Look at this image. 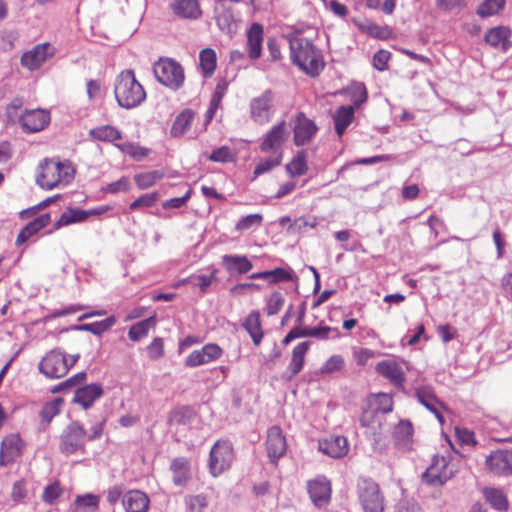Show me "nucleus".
<instances>
[{"mask_svg":"<svg viewBox=\"0 0 512 512\" xmlns=\"http://www.w3.org/2000/svg\"><path fill=\"white\" fill-rule=\"evenodd\" d=\"M289 47L292 62L306 74L317 76L323 70L322 53L311 40L296 33L289 37Z\"/></svg>","mask_w":512,"mask_h":512,"instance_id":"obj_1","label":"nucleus"},{"mask_svg":"<svg viewBox=\"0 0 512 512\" xmlns=\"http://www.w3.org/2000/svg\"><path fill=\"white\" fill-rule=\"evenodd\" d=\"M39 170L36 182L46 190L65 187L72 182L75 176L74 166L67 160L45 159L40 163Z\"/></svg>","mask_w":512,"mask_h":512,"instance_id":"obj_2","label":"nucleus"},{"mask_svg":"<svg viewBox=\"0 0 512 512\" xmlns=\"http://www.w3.org/2000/svg\"><path fill=\"white\" fill-rule=\"evenodd\" d=\"M114 93L118 104L125 109L135 108L146 99V92L133 70H124L117 76Z\"/></svg>","mask_w":512,"mask_h":512,"instance_id":"obj_3","label":"nucleus"},{"mask_svg":"<svg viewBox=\"0 0 512 512\" xmlns=\"http://www.w3.org/2000/svg\"><path fill=\"white\" fill-rule=\"evenodd\" d=\"M78 359V354L67 355L60 349H52L41 359L38 368L47 378L57 379L65 376Z\"/></svg>","mask_w":512,"mask_h":512,"instance_id":"obj_4","label":"nucleus"},{"mask_svg":"<svg viewBox=\"0 0 512 512\" xmlns=\"http://www.w3.org/2000/svg\"><path fill=\"white\" fill-rule=\"evenodd\" d=\"M393 409L392 397L380 393L369 400V408L365 410L360 418L363 426L370 428L374 434L382 430V416Z\"/></svg>","mask_w":512,"mask_h":512,"instance_id":"obj_5","label":"nucleus"},{"mask_svg":"<svg viewBox=\"0 0 512 512\" xmlns=\"http://www.w3.org/2000/svg\"><path fill=\"white\" fill-rule=\"evenodd\" d=\"M154 75L156 79L166 87L172 90H178L184 83V71L182 66L169 58L160 59L154 65Z\"/></svg>","mask_w":512,"mask_h":512,"instance_id":"obj_6","label":"nucleus"},{"mask_svg":"<svg viewBox=\"0 0 512 512\" xmlns=\"http://www.w3.org/2000/svg\"><path fill=\"white\" fill-rule=\"evenodd\" d=\"M358 498L365 512H383L384 498L377 483L370 479L358 482Z\"/></svg>","mask_w":512,"mask_h":512,"instance_id":"obj_7","label":"nucleus"},{"mask_svg":"<svg viewBox=\"0 0 512 512\" xmlns=\"http://www.w3.org/2000/svg\"><path fill=\"white\" fill-rule=\"evenodd\" d=\"M234 459L232 444L226 440L217 441L210 451L209 468L213 476H218L227 470Z\"/></svg>","mask_w":512,"mask_h":512,"instance_id":"obj_8","label":"nucleus"},{"mask_svg":"<svg viewBox=\"0 0 512 512\" xmlns=\"http://www.w3.org/2000/svg\"><path fill=\"white\" fill-rule=\"evenodd\" d=\"M367 100V92L363 85L356 88L353 95V105L341 106L334 114L335 130L339 137H341L346 128L351 124L354 119L355 108L359 107Z\"/></svg>","mask_w":512,"mask_h":512,"instance_id":"obj_9","label":"nucleus"},{"mask_svg":"<svg viewBox=\"0 0 512 512\" xmlns=\"http://www.w3.org/2000/svg\"><path fill=\"white\" fill-rule=\"evenodd\" d=\"M454 473L455 469L448 458L435 455L422 478L427 484L437 486L446 483L453 477Z\"/></svg>","mask_w":512,"mask_h":512,"instance_id":"obj_10","label":"nucleus"},{"mask_svg":"<svg viewBox=\"0 0 512 512\" xmlns=\"http://www.w3.org/2000/svg\"><path fill=\"white\" fill-rule=\"evenodd\" d=\"M86 440V431L79 422L70 423L60 436V451L65 455H71L83 450Z\"/></svg>","mask_w":512,"mask_h":512,"instance_id":"obj_11","label":"nucleus"},{"mask_svg":"<svg viewBox=\"0 0 512 512\" xmlns=\"http://www.w3.org/2000/svg\"><path fill=\"white\" fill-rule=\"evenodd\" d=\"M251 119L259 124H267L275 112L274 97L270 90L264 91L260 96L253 98L249 104Z\"/></svg>","mask_w":512,"mask_h":512,"instance_id":"obj_12","label":"nucleus"},{"mask_svg":"<svg viewBox=\"0 0 512 512\" xmlns=\"http://www.w3.org/2000/svg\"><path fill=\"white\" fill-rule=\"evenodd\" d=\"M288 136L287 123L283 120L266 133L260 145L261 151L283 157L282 147L287 141Z\"/></svg>","mask_w":512,"mask_h":512,"instance_id":"obj_13","label":"nucleus"},{"mask_svg":"<svg viewBox=\"0 0 512 512\" xmlns=\"http://www.w3.org/2000/svg\"><path fill=\"white\" fill-rule=\"evenodd\" d=\"M485 466L493 475H512V450L497 449L492 451L485 459Z\"/></svg>","mask_w":512,"mask_h":512,"instance_id":"obj_14","label":"nucleus"},{"mask_svg":"<svg viewBox=\"0 0 512 512\" xmlns=\"http://www.w3.org/2000/svg\"><path fill=\"white\" fill-rule=\"evenodd\" d=\"M223 354L222 348L214 343H208L201 349L193 350L185 359L187 367H198L219 359Z\"/></svg>","mask_w":512,"mask_h":512,"instance_id":"obj_15","label":"nucleus"},{"mask_svg":"<svg viewBox=\"0 0 512 512\" xmlns=\"http://www.w3.org/2000/svg\"><path fill=\"white\" fill-rule=\"evenodd\" d=\"M214 14L217 26L227 34H234L237 30L238 17L228 2H216Z\"/></svg>","mask_w":512,"mask_h":512,"instance_id":"obj_16","label":"nucleus"},{"mask_svg":"<svg viewBox=\"0 0 512 512\" xmlns=\"http://www.w3.org/2000/svg\"><path fill=\"white\" fill-rule=\"evenodd\" d=\"M54 52L50 43L38 44L22 55L21 64L31 71L38 69L49 57L54 55Z\"/></svg>","mask_w":512,"mask_h":512,"instance_id":"obj_17","label":"nucleus"},{"mask_svg":"<svg viewBox=\"0 0 512 512\" xmlns=\"http://www.w3.org/2000/svg\"><path fill=\"white\" fill-rule=\"evenodd\" d=\"M24 442L17 434L6 436L0 447V466H7L21 456L24 449Z\"/></svg>","mask_w":512,"mask_h":512,"instance_id":"obj_18","label":"nucleus"},{"mask_svg":"<svg viewBox=\"0 0 512 512\" xmlns=\"http://www.w3.org/2000/svg\"><path fill=\"white\" fill-rule=\"evenodd\" d=\"M287 449L286 438L280 427L273 426L267 431L266 450L271 462L276 463Z\"/></svg>","mask_w":512,"mask_h":512,"instance_id":"obj_19","label":"nucleus"},{"mask_svg":"<svg viewBox=\"0 0 512 512\" xmlns=\"http://www.w3.org/2000/svg\"><path fill=\"white\" fill-rule=\"evenodd\" d=\"M318 128L314 121L307 118L304 113L299 112L295 118L294 125V143L296 146H302L309 143L315 136Z\"/></svg>","mask_w":512,"mask_h":512,"instance_id":"obj_20","label":"nucleus"},{"mask_svg":"<svg viewBox=\"0 0 512 512\" xmlns=\"http://www.w3.org/2000/svg\"><path fill=\"white\" fill-rule=\"evenodd\" d=\"M307 488L310 498L316 506L323 507L329 503L331 498V484L326 477L317 476L315 479L310 480L307 484Z\"/></svg>","mask_w":512,"mask_h":512,"instance_id":"obj_21","label":"nucleus"},{"mask_svg":"<svg viewBox=\"0 0 512 512\" xmlns=\"http://www.w3.org/2000/svg\"><path fill=\"white\" fill-rule=\"evenodd\" d=\"M22 128L29 133L43 130L50 122V114L43 109L27 110L19 119Z\"/></svg>","mask_w":512,"mask_h":512,"instance_id":"obj_22","label":"nucleus"},{"mask_svg":"<svg viewBox=\"0 0 512 512\" xmlns=\"http://www.w3.org/2000/svg\"><path fill=\"white\" fill-rule=\"evenodd\" d=\"M318 448L332 458H341L348 453L349 445L344 436L330 435L319 441Z\"/></svg>","mask_w":512,"mask_h":512,"instance_id":"obj_23","label":"nucleus"},{"mask_svg":"<svg viewBox=\"0 0 512 512\" xmlns=\"http://www.w3.org/2000/svg\"><path fill=\"white\" fill-rule=\"evenodd\" d=\"M310 347V342L305 341L296 345L292 351L289 365L282 374V379L289 382L297 376L303 369L305 363V355Z\"/></svg>","mask_w":512,"mask_h":512,"instance_id":"obj_24","label":"nucleus"},{"mask_svg":"<svg viewBox=\"0 0 512 512\" xmlns=\"http://www.w3.org/2000/svg\"><path fill=\"white\" fill-rule=\"evenodd\" d=\"M416 398L425 408L432 412L440 424L444 423L442 411L444 405L438 400L431 387L423 386L416 389Z\"/></svg>","mask_w":512,"mask_h":512,"instance_id":"obj_25","label":"nucleus"},{"mask_svg":"<svg viewBox=\"0 0 512 512\" xmlns=\"http://www.w3.org/2000/svg\"><path fill=\"white\" fill-rule=\"evenodd\" d=\"M511 30L507 26H497L491 28L485 34L484 40L494 48H499L503 52L508 51L512 43L510 41Z\"/></svg>","mask_w":512,"mask_h":512,"instance_id":"obj_26","label":"nucleus"},{"mask_svg":"<svg viewBox=\"0 0 512 512\" xmlns=\"http://www.w3.org/2000/svg\"><path fill=\"white\" fill-rule=\"evenodd\" d=\"M376 371L396 387L403 386L404 370L400 363L394 360H383L376 365Z\"/></svg>","mask_w":512,"mask_h":512,"instance_id":"obj_27","label":"nucleus"},{"mask_svg":"<svg viewBox=\"0 0 512 512\" xmlns=\"http://www.w3.org/2000/svg\"><path fill=\"white\" fill-rule=\"evenodd\" d=\"M122 505L126 512H147L150 500L146 493L130 490L123 495Z\"/></svg>","mask_w":512,"mask_h":512,"instance_id":"obj_28","label":"nucleus"},{"mask_svg":"<svg viewBox=\"0 0 512 512\" xmlns=\"http://www.w3.org/2000/svg\"><path fill=\"white\" fill-rule=\"evenodd\" d=\"M250 279H264L269 284H277L280 282L297 281L298 277L292 268H275L273 270H266L256 272L249 276Z\"/></svg>","mask_w":512,"mask_h":512,"instance_id":"obj_29","label":"nucleus"},{"mask_svg":"<svg viewBox=\"0 0 512 512\" xmlns=\"http://www.w3.org/2000/svg\"><path fill=\"white\" fill-rule=\"evenodd\" d=\"M393 440L398 449L408 452L413 447V426L408 420H401L395 427Z\"/></svg>","mask_w":512,"mask_h":512,"instance_id":"obj_30","label":"nucleus"},{"mask_svg":"<svg viewBox=\"0 0 512 512\" xmlns=\"http://www.w3.org/2000/svg\"><path fill=\"white\" fill-rule=\"evenodd\" d=\"M103 395V389L100 384L92 383L78 388L74 394V402L81 405L84 409L89 408Z\"/></svg>","mask_w":512,"mask_h":512,"instance_id":"obj_31","label":"nucleus"},{"mask_svg":"<svg viewBox=\"0 0 512 512\" xmlns=\"http://www.w3.org/2000/svg\"><path fill=\"white\" fill-rule=\"evenodd\" d=\"M263 27L253 23L247 31V51L251 59H258L262 52Z\"/></svg>","mask_w":512,"mask_h":512,"instance_id":"obj_32","label":"nucleus"},{"mask_svg":"<svg viewBox=\"0 0 512 512\" xmlns=\"http://www.w3.org/2000/svg\"><path fill=\"white\" fill-rule=\"evenodd\" d=\"M170 469L173 473V483L180 487L186 486L191 478L189 460L184 457L175 458L171 462Z\"/></svg>","mask_w":512,"mask_h":512,"instance_id":"obj_33","label":"nucleus"},{"mask_svg":"<svg viewBox=\"0 0 512 512\" xmlns=\"http://www.w3.org/2000/svg\"><path fill=\"white\" fill-rule=\"evenodd\" d=\"M51 221L50 214H42L33 221L29 222L18 234L15 244L20 246L24 244L30 237L38 233L46 227Z\"/></svg>","mask_w":512,"mask_h":512,"instance_id":"obj_34","label":"nucleus"},{"mask_svg":"<svg viewBox=\"0 0 512 512\" xmlns=\"http://www.w3.org/2000/svg\"><path fill=\"white\" fill-rule=\"evenodd\" d=\"M101 210H81V209H68L60 216L59 220L54 224L55 229H59L63 226L70 225L72 223H78L86 220L89 216L99 214Z\"/></svg>","mask_w":512,"mask_h":512,"instance_id":"obj_35","label":"nucleus"},{"mask_svg":"<svg viewBox=\"0 0 512 512\" xmlns=\"http://www.w3.org/2000/svg\"><path fill=\"white\" fill-rule=\"evenodd\" d=\"M222 265L228 272L240 274L249 272L253 267L252 262L244 255H224Z\"/></svg>","mask_w":512,"mask_h":512,"instance_id":"obj_36","label":"nucleus"},{"mask_svg":"<svg viewBox=\"0 0 512 512\" xmlns=\"http://www.w3.org/2000/svg\"><path fill=\"white\" fill-rule=\"evenodd\" d=\"M170 9L176 16L183 19H197L202 14L198 2H172Z\"/></svg>","mask_w":512,"mask_h":512,"instance_id":"obj_37","label":"nucleus"},{"mask_svg":"<svg viewBox=\"0 0 512 512\" xmlns=\"http://www.w3.org/2000/svg\"><path fill=\"white\" fill-rule=\"evenodd\" d=\"M89 135L94 140L111 143L122 139L121 132L112 125H102L95 127L89 131Z\"/></svg>","mask_w":512,"mask_h":512,"instance_id":"obj_38","label":"nucleus"},{"mask_svg":"<svg viewBox=\"0 0 512 512\" xmlns=\"http://www.w3.org/2000/svg\"><path fill=\"white\" fill-rule=\"evenodd\" d=\"M195 113L191 109L183 110L174 120L171 127V135L178 137L185 134L192 126Z\"/></svg>","mask_w":512,"mask_h":512,"instance_id":"obj_39","label":"nucleus"},{"mask_svg":"<svg viewBox=\"0 0 512 512\" xmlns=\"http://www.w3.org/2000/svg\"><path fill=\"white\" fill-rule=\"evenodd\" d=\"M244 327L251 336L253 343L259 345L263 338L260 313L258 311H252L245 319Z\"/></svg>","mask_w":512,"mask_h":512,"instance_id":"obj_40","label":"nucleus"},{"mask_svg":"<svg viewBox=\"0 0 512 512\" xmlns=\"http://www.w3.org/2000/svg\"><path fill=\"white\" fill-rule=\"evenodd\" d=\"M100 497L91 493L79 495L73 503V512H96Z\"/></svg>","mask_w":512,"mask_h":512,"instance_id":"obj_41","label":"nucleus"},{"mask_svg":"<svg viewBox=\"0 0 512 512\" xmlns=\"http://www.w3.org/2000/svg\"><path fill=\"white\" fill-rule=\"evenodd\" d=\"M199 64L202 74L205 77H210L214 73L217 65L215 51L211 48L203 49L199 54Z\"/></svg>","mask_w":512,"mask_h":512,"instance_id":"obj_42","label":"nucleus"},{"mask_svg":"<svg viewBox=\"0 0 512 512\" xmlns=\"http://www.w3.org/2000/svg\"><path fill=\"white\" fill-rule=\"evenodd\" d=\"M306 152L299 151L286 165V171L291 177L302 176L307 172Z\"/></svg>","mask_w":512,"mask_h":512,"instance_id":"obj_43","label":"nucleus"},{"mask_svg":"<svg viewBox=\"0 0 512 512\" xmlns=\"http://www.w3.org/2000/svg\"><path fill=\"white\" fill-rule=\"evenodd\" d=\"M156 324V320L154 317L147 318L142 320L135 325H133L128 332L129 338L132 341H139L145 336H147L150 328L154 327Z\"/></svg>","mask_w":512,"mask_h":512,"instance_id":"obj_44","label":"nucleus"},{"mask_svg":"<svg viewBox=\"0 0 512 512\" xmlns=\"http://www.w3.org/2000/svg\"><path fill=\"white\" fill-rule=\"evenodd\" d=\"M116 323V318L110 316L102 321L82 324L76 327L77 330L88 331L94 335H101L105 331L109 330Z\"/></svg>","mask_w":512,"mask_h":512,"instance_id":"obj_45","label":"nucleus"},{"mask_svg":"<svg viewBox=\"0 0 512 512\" xmlns=\"http://www.w3.org/2000/svg\"><path fill=\"white\" fill-rule=\"evenodd\" d=\"M486 500L497 510L503 511L508 508V502L504 493L496 488H486L484 490Z\"/></svg>","mask_w":512,"mask_h":512,"instance_id":"obj_46","label":"nucleus"},{"mask_svg":"<svg viewBox=\"0 0 512 512\" xmlns=\"http://www.w3.org/2000/svg\"><path fill=\"white\" fill-rule=\"evenodd\" d=\"M506 2H481L476 9V14L481 18H489L500 15L505 9Z\"/></svg>","mask_w":512,"mask_h":512,"instance_id":"obj_47","label":"nucleus"},{"mask_svg":"<svg viewBox=\"0 0 512 512\" xmlns=\"http://www.w3.org/2000/svg\"><path fill=\"white\" fill-rule=\"evenodd\" d=\"M307 337H313L321 340H326L329 338H339L341 333L338 328H333L330 326H319L313 328H307Z\"/></svg>","mask_w":512,"mask_h":512,"instance_id":"obj_48","label":"nucleus"},{"mask_svg":"<svg viewBox=\"0 0 512 512\" xmlns=\"http://www.w3.org/2000/svg\"><path fill=\"white\" fill-rule=\"evenodd\" d=\"M282 157L281 155L271 154L270 157L266 159H262L254 168V176H260L264 173L271 171L273 168L279 166L281 164Z\"/></svg>","mask_w":512,"mask_h":512,"instance_id":"obj_49","label":"nucleus"},{"mask_svg":"<svg viewBox=\"0 0 512 512\" xmlns=\"http://www.w3.org/2000/svg\"><path fill=\"white\" fill-rule=\"evenodd\" d=\"M162 177L163 173L160 171H149L137 174L135 176V182L140 189H147L153 186Z\"/></svg>","mask_w":512,"mask_h":512,"instance_id":"obj_50","label":"nucleus"},{"mask_svg":"<svg viewBox=\"0 0 512 512\" xmlns=\"http://www.w3.org/2000/svg\"><path fill=\"white\" fill-rule=\"evenodd\" d=\"M194 412L189 407H180L175 409L169 418L171 424L185 425L189 424L194 418Z\"/></svg>","mask_w":512,"mask_h":512,"instance_id":"obj_51","label":"nucleus"},{"mask_svg":"<svg viewBox=\"0 0 512 512\" xmlns=\"http://www.w3.org/2000/svg\"><path fill=\"white\" fill-rule=\"evenodd\" d=\"M115 146L123 153L128 154L135 160H140L144 157H146L149 153V150L135 145L133 143H123V144H115Z\"/></svg>","mask_w":512,"mask_h":512,"instance_id":"obj_52","label":"nucleus"},{"mask_svg":"<svg viewBox=\"0 0 512 512\" xmlns=\"http://www.w3.org/2000/svg\"><path fill=\"white\" fill-rule=\"evenodd\" d=\"M285 303V299L283 295L278 292L274 291L270 294V296L267 299L266 303V313L268 316L276 315L280 312L283 305Z\"/></svg>","mask_w":512,"mask_h":512,"instance_id":"obj_53","label":"nucleus"},{"mask_svg":"<svg viewBox=\"0 0 512 512\" xmlns=\"http://www.w3.org/2000/svg\"><path fill=\"white\" fill-rule=\"evenodd\" d=\"M344 358L341 355H333L320 367L319 374L325 375L342 370Z\"/></svg>","mask_w":512,"mask_h":512,"instance_id":"obj_54","label":"nucleus"},{"mask_svg":"<svg viewBox=\"0 0 512 512\" xmlns=\"http://www.w3.org/2000/svg\"><path fill=\"white\" fill-rule=\"evenodd\" d=\"M207 504V498L203 494L185 497V505L188 512H202Z\"/></svg>","mask_w":512,"mask_h":512,"instance_id":"obj_55","label":"nucleus"},{"mask_svg":"<svg viewBox=\"0 0 512 512\" xmlns=\"http://www.w3.org/2000/svg\"><path fill=\"white\" fill-rule=\"evenodd\" d=\"M262 221L263 217L261 214H249L237 222L235 229L240 232L246 231L253 227H259Z\"/></svg>","mask_w":512,"mask_h":512,"instance_id":"obj_56","label":"nucleus"},{"mask_svg":"<svg viewBox=\"0 0 512 512\" xmlns=\"http://www.w3.org/2000/svg\"><path fill=\"white\" fill-rule=\"evenodd\" d=\"M86 379V373L85 372H79L75 374L74 376L68 378L67 380L59 383L56 385L53 389V393H59L65 390H68L72 387H75L77 384L83 382Z\"/></svg>","mask_w":512,"mask_h":512,"instance_id":"obj_57","label":"nucleus"},{"mask_svg":"<svg viewBox=\"0 0 512 512\" xmlns=\"http://www.w3.org/2000/svg\"><path fill=\"white\" fill-rule=\"evenodd\" d=\"M455 435L459 443L462 445L475 446L477 444L474 432L468 428L456 427Z\"/></svg>","mask_w":512,"mask_h":512,"instance_id":"obj_58","label":"nucleus"},{"mask_svg":"<svg viewBox=\"0 0 512 512\" xmlns=\"http://www.w3.org/2000/svg\"><path fill=\"white\" fill-rule=\"evenodd\" d=\"M61 404V399L47 403L41 410L42 419L49 423L60 412Z\"/></svg>","mask_w":512,"mask_h":512,"instance_id":"obj_59","label":"nucleus"},{"mask_svg":"<svg viewBox=\"0 0 512 512\" xmlns=\"http://www.w3.org/2000/svg\"><path fill=\"white\" fill-rule=\"evenodd\" d=\"M158 200V193H148L140 196L130 204V209L135 210L142 207H151Z\"/></svg>","mask_w":512,"mask_h":512,"instance_id":"obj_60","label":"nucleus"},{"mask_svg":"<svg viewBox=\"0 0 512 512\" xmlns=\"http://www.w3.org/2000/svg\"><path fill=\"white\" fill-rule=\"evenodd\" d=\"M376 357V352L367 348H355L353 350V359L359 366H364L370 359Z\"/></svg>","mask_w":512,"mask_h":512,"instance_id":"obj_61","label":"nucleus"},{"mask_svg":"<svg viewBox=\"0 0 512 512\" xmlns=\"http://www.w3.org/2000/svg\"><path fill=\"white\" fill-rule=\"evenodd\" d=\"M391 57L390 52L386 50H379L373 56V66L379 71H384L388 67V61Z\"/></svg>","mask_w":512,"mask_h":512,"instance_id":"obj_62","label":"nucleus"},{"mask_svg":"<svg viewBox=\"0 0 512 512\" xmlns=\"http://www.w3.org/2000/svg\"><path fill=\"white\" fill-rule=\"evenodd\" d=\"M227 90H228V82L224 79L219 80L215 87L214 93H213L211 101H210L211 103H213V106H220L221 101H222L223 97L225 96Z\"/></svg>","mask_w":512,"mask_h":512,"instance_id":"obj_63","label":"nucleus"},{"mask_svg":"<svg viewBox=\"0 0 512 512\" xmlns=\"http://www.w3.org/2000/svg\"><path fill=\"white\" fill-rule=\"evenodd\" d=\"M232 158L231 151L229 147L222 146L216 150H214L211 155L209 156V159L214 162H221L225 163L230 161Z\"/></svg>","mask_w":512,"mask_h":512,"instance_id":"obj_64","label":"nucleus"}]
</instances>
